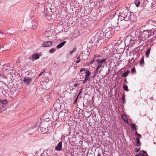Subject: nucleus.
Wrapping results in <instances>:
<instances>
[{
  "label": "nucleus",
  "instance_id": "nucleus-1",
  "mask_svg": "<svg viewBox=\"0 0 156 156\" xmlns=\"http://www.w3.org/2000/svg\"><path fill=\"white\" fill-rule=\"evenodd\" d=\"M107 60L105 58L100 59H97L96 60V62L98 63V66L97 68H104L105 66H106L107 64Z\"/></svg>",
  "mask_w": 156,
  "mask_h": 156
},
{
  "label": "nucleus",
  "instance_id": "nucleus-2",
  "mask_svg": "<svg viewBox=\"0 0 156 156\" xmlns=\"http://www.w3.org/2000/svg\"><path fill=\"white\" fill-rule=\"evenodd\" d=\"M114 33V31L113 29L110 28H107L105 30V36L106 38L109 39L112 37Z\"/></svg>",
  "mask_w": 156,
  "mask_h": 156
},
{
  "label": "nucleus",
  "instance_id": "nucleus-3",
  "mask_svg": "<svg viewBox=\"0 0 156 156\" xmlns=\"http://www.w3.org/2000/svg\"><path fill=\"white\" fill-rule=\"evenodd\" d=\"M149 31L147 30H144L141 34L142 37H144L145 39L148 38H149Z\"/></svg>",
  "mask_w": 156,
  "mask_h": 156
},
{
  "label": "nucleus",
  "instance_id": "nucleus-4",
  "mask_svg": "<svg viewBox=\"0 0 156 156\" xmlns=\"http://www.w3.org/2000/svg\"><path fill=\"white\" fill-rule=\"evenodd\" d=\"M52 44V42L50 41H47L44 42L42 44V46L43 47H50Z\"/></svg>",
  "mask_w": 156,
  "mask_h": 156
},
{
  "label": "nucleus",
  "instance_id": "nucleus-5",
  "mask_svg": "<svg viewBox=\"0 0 156 156\" xmlns=\"http://www.w3.org/2000/svg\"><path fill=\"white\" fill-rule=\"evenodd\" d=\"M103 35L104 34L102 31H99L97 33V34L95 35V37L98 39L101 40L103 38Z\"/></svg>",
  "mask_w": 156,
  "mask_h": 156
},
{
  "label": "nucleus",
  "instance_id": "nucleus-6",
  "mask_svg": "<svg viewBox=\"0 0 156 156\" xmlns=\"http://www.w3.org/2000/svg\"><path fill=\"white\" fill-rule=\"evenodd\" d=\"M62 143L61 141L59 142L57 146L55 147V150L57 151H60L62 148Z\"/></svg>",
  "mask_w": 156,
  "mask_h": 156
},
{
  "label": "nucleus",
  "instance_id": "nucleus-7",
  "mask_svg": "<svg viewBox=\"0 0 156 156\" xmlns=\"http://www.w3.org/2000/svg\"><path fill=\"white\" fill-rule=\"evenodd\" d=\"M31 79L29 78L25 77L23 80L24 82L27 84H29L31 81Z\"/></svg>",
  "mask_w": 156,
  "mask_h": 156
},
{
  "label": "nucleus",
  "instance_id": "nucleus-8",
  "mask_svg": "<svg viewBox=\"0 0 156 156\" xmlns=\"http://www.w3.org/2000/svg\"><path fill=\"white\" fill-rule=\"evenodd\" d=\"M39 55L38 53H35L32 56V57L35 59H37L39 58Z\"/></svg>",
  "mask_w": 156,
  "mask_h": 156
},
{
  "label": "nucleus",
  "instance_id": "nucleus-9",
  "mask_svg": "<svg viewBox=\"0 0 156 156\" xmlns=\"http://www.w3.org/2000/svg\"><path fill=\"white\" fill-rule=\"evenodd\" d=\"M66 41H64L61 42L60 44H58L57 46V48L59 49L62 47L66 43Z\"/></svg>",
  "mask_w": 156,
  "mask_h": 156
},
{
  "label": "nucleus",
  "instance_id": "nucleus-10",
  "mask_svg": "<svg viewBox=\"0 0 156 156\" xmlns=\"http://www.w3.org/2000/svg\"><path fill=\"white\" fill-rule=\"evenodd\" d=\"M130 71L129 70L127 71L126 72L123 73L122 75V77H125L129 73Z\"/></svg>",
  "mask_w": 156,
  "mask_h": 156
},
{
  "label": "nucleus",
  "instance_id": "nucleus-11",
  "mask_svg": "<svg viewBox=\"0 0 156 156\" xmlns=\"http://www.w3.org/2000/svg\"><path fill=\"white\" fill-rule=\"evenodd\" d=\"M150 50L151 48H149L146 51L145 55L147 57H148L149 56L150 51Z\"/></svg>",
  "mask_w": 156,
  "mask_h": 156
},
{
  "label": "nucleus",
  "instance_id": "nucleus-12",
  "mask_svg": "<svg viewBox=\"0 0 156 156\" xmlns=\"http://www.w3.org/2000/svg\"><path fill=\"white\" fill-rule=\"evenodd\" d=\"M131 127L133 130H136V125L133 123H131V124L130 125Z\"/></svg>",
  "mask_w": 156,
  "mask_h": 156
},
{
  "label": "nucleus",
  "instance_id": "nucleus-13",
  "mask_svg": "<svg viewBox=\"0 0 156 156\" xmlns=\"http://www.w3.org/2000/svg\"><path fill=\"white\" fill-rule=\"evenodd\" d=\"M37 27L36 23L35 22H33L32 23V28L33 30L35 29Z\"/></svg>",
  "mask_w": 156,
  "mask_h": 156
},
{
  "label": "nucleus",
  "instance_id": "nucleus-14",
  "mask_svg": "<svg viewBox=\"0 0 156 156\" xmlns=\"http://www.w3.org/2000/svg\"><path fill=\"white\" fill-rule=\"evenodd\" d=\"M136 145L137 147L138 146H140V145L141 144L140 142V141L138 138L137 137L136 138Z\"/></svg>",
  "mask_w": 156,
  "mask_h": 156
},
{
  "label": "nucleus",
  "instance_id": "nucleus-15",
  "mask_svg": "<svg viewBox=\"0 0 156 156\" xmlns=\"http://www.w3.org/2000/svg\"><path fill=\"white\" fill-rule=\"evenodd\" d=\"M8 101L6 100H4L3 101L2 106L3 107H5L6 105L7 104Z\"/></svg>",
  "mask_w": 156,
  "mask_h": 156
},
{
  "label": "nucleus",
  "instance_id": "nucleus-16",
  "mask_svg": "<svg viewBox=\"0 0 156 156\" xmlns=\"http://www.w3.org/2000/svg\"><path fill=\"white\" fill-rule=\"evenodd\" d=\"M99 69H96V70L94 72L95 75H94V77L95 76V75L97 74H99L100 73L101 70L99 71Z\"/></svg>",
  "mask_w": 156,
  "mask_h": 156
},
{
  "label": "nucleus",
  "instance_id": "nucleus-17",
  "mask_svg": "<svg viewBox=\"0 0 156 156\" xmlns=\"http://www.w3.org/2000/svg\"><path fill=\"white\" fill-rule=\"evenodd\" d=\"M80 55L82 56V59H85L87 57L86 55L83 54V53H81L80 54Z\"/></svg>",
  "mask_w": 156,
  "mask_h": 156
},
{
  "label": "nucleus",
  "instance_id": "nucleus-18",
  "mask_svg": "<svg viewBox=\"0 0 156 156\" xmlns=\"http://www.w3.org/2000/svg\"><path fill=\"white\" fill-rule=\"evenodd\" d=\"M135 3L136 6L138 7L140 4V2L138 0H136L135 1Z\"/></svg>",
  "mask_w": 156,
  "mask_h": 156
},
{
  "label": "nucleus",
  "instance_id": "nucleus-19",
  "mask_svg": "<svg viewBox=\"0 0 156 156\" xmlns=\"http://www.w3.org/2000/svg\"><path fill=\"white\" fill-rule=\"evenodd\" d=\"M135 44L134 41L132 39H130L129 41V44L131 46Z\"/></svg>",
  "mask_w": 156,
  "mask_h": 156
},
{
  "label": "nucleus",
  "instance_id": "nucleus-20",
  "mask_svg": "<svg viewBox=\"0 0 156 156\" xmlns=\"http://www.w3.org/2000/svg\"><path fill=\"white\" fill-rule=\"evenodd\" d=\"M123 88L124 90L125 91H128V90L127 86L125 84H123Z\"/></svg>",
  "mask_w": 156,
  "mask_h": 156
},
{
  "label": "nucleus",
  "instance_id": "nucleus-21",
  "mask_svg": "<svg viewBox=\"0 0 156 156\" xmlns=\"http://www.w3.org/2000/svg\"><path fill=\"white\" fill-rule=\"evenodd\" d=\"M122 102L124 104H125L126 102V100H125V96L124 94L122 95Z\"/></svg>",
  "mask_w": 156,
  "mask_h": 156
},
{
  "label": "nucleus",
  "instance_id": "nucleus-22",
  "mask_svg": "<svg viewBox=\"0 0 156 156\" xmlns=\"http://www.w3.org/2000/svg\"><path fill=\"white\" fill-rule=\"evenodd\" d=\"M55 50L56 49L55 48H53L49 50V52L50 53H52L54 52Z\"/></svg>",
  "mask_w": 156,
  "mask_h": 156
},
{
  "label": "nucleus",
  "instance_id": "nucleus-23",
  "mask_svg": "<svg viewBox=\"0 0 156 156\" xmlns=\"http://www.w3.org/2000/svg\"><path fill=\"white\" fill-rule=\"evenodd\" d=\"M86 75L87 76H89L91 74V73L89 72V71L87 70L86 72Z\"/></svg>",
  "mask_w": 156,
  "mask_h": 156
},
{
  "label": "nucleus",
  "instance_id": "nucleus-24",
  "mask_svg": "<svg viewBox=\"0 0 156 156\" xmlns=\"http://www.w3.org/2000/svg\"><path fill=\"white\" fill-rule=\"evenodd\" d=\"M80 56H79L77 58V60L76 61V63H78L80 61Z\"/></svg>",
  "mask_w": 156,
  "mask_h": 156
},
{
  "label": "nucleus",
  "instance_id": "nucleus-25",
  "mask_svg": "<svg viewBox=\"0 0 156 156\" xmlns=\"http://www.w3.org/2000/svg\"><path fill=\"white\" fill-rule=\"evenodd\" d=\"M76 48H74L73 49V50L72 51H70V53L71 54H73V52H75L76 51Z\"/></svg>",
  "mask_w": 156,
  "mask_h": 156
},
{
  "label": "nucleus",
  "instance_id": "nucleus-26",
  "mask_svg": "<svg viewBox=\"0 0 156 156\" xmlns=\"http://www.w3.org/2000/svg\"><path fill=\"white\" fill-rule=\"evenodd\" d=\"M85 79L87 81V80H88V81H89L90 80V78L89 77V76H85Z\"/></svg>",
  "mask_w": 156,
  "mask_h": 156
},
{
  "label": "nucleus",
  "instance_id": "nucleus-27",
  "mask_svg": "<svg viewBox=\"0 0 156 156\" xmlns=\"http://www.w3.org/2000/svg\"><path fill=\"white\" fill-rule=\"evenodd\" d=\"M135 134L139 138H140L141 137V135L140 134H138L136 131Z\"/></svg>",
  "mask_w": 156,
  "mask_h": 156
},
{
  "label": "nucleus",
  "instance_id": "nucleus-28",
  "mask_svg": "<svg viewBox=\"0 0 156 156\" xmlns=\"http://www.w3.org/2000/svg\"><path fill=\"white\" fill-rule=\"evenodd\" d=\"M99 56H100V55H99L96 54V55H94V58H97L99 57Z\"/></svg>",
  "mask_w": 156,
  "mask_h": 156
},
{
  "label": "nucleus",
  "instance_id": "nucleus-29",
  "mask_svg": "<svg viewBox=\"0 0 156 156\" xmlns=\"http://www.w3.org/2000/svg\"><path fill=\"white\" fill-rule=\"evenodd\" d=\"M144 62V59L143 58H142L141 59L140 61V64H143Z\"/></svg>",
  "mask_w": 156,
  "mask_h": 156
},
{
  "label": "nucleus",
  "instance_id": "nucleus-30",
  "mask_svg": "<svg viewBox=\"0 0 156 156\" xmlns=\"http://www.w3.org/2000/svg\"><path fill=\"white\" fill-rule=\"evenodd\" d=\"M95 59L94 58H92L90 62V64L93 63Z\"/></svg>",
  "mask_w": 156,
  "mask_h": 156
},
{
  "label": "nucleus",
  "instance_id": "nucleus-31",
  "mask_svg": "<svg viewBox=\"0 0 156 156\" xmlns=\"http://www.w3.org/2000/svg\"><path fill=\"white\" fill-rule=\"evenodd\" d=\"M9 67V68H12L13 67L12 66H11L10 65H9V64H8L7 66L6 65V66H4V68H5V67Z\"/></svg>",
  "mask_w": 156,
  "mask_h": 156
},
{
  "label": "nucleus",
  "instance_id": "nucleus-32",
  "mask_svg": "<svg viewBox=\"0 0 156 156\" xmlns=\"http://www.w3.org/2000/svg\"><path fill=\"white\" fill-rule=\"evenodd\" d=\"M140 148H135V151L136 152H138L140 151Z\"/></svg>",
  "mask_w": 156,
  "mask_h": 156
},
{
  "label": "nucleus",
  "instance_id": "nucleus-33",
  "mask_svg": "<svg viewBox=\"0 0 156 156\" xmlns=\"http://www.w3.org/2000/svg\"><path fill=\"white\" fill-rule=\"evenodd\" d=\"M46 128H41V130L43 132V131H44L45 130Z\"/></svg>",
  "mask_w": 156,
  "mask_h": 156
},
{
  "label": "nucleus",
  "instance_id": "nucleus-34",
  "mask_svg": "<svg viewBox=\"0 0 156 156\" xmlns=\"http://www.w3.org/2000/svg\"><path fill=\"white\" fill-rule=\"evenodd\" d=\"M135 69H132L131 72L132 73H133L135 72Z\"/></svg>",
  "mask_w": 156,
  "mask_h": 156
},
{
  "label": "nucleus",
  "instance_id": "nucleus-35",
  "mask_svg": "<svg viewBox=\"0 0 156 156\" xmlns=\"http://www.w3.org/2000/svg\"><path fill=\"white\" fill-rule=\"evenodd\" d=\"M77 98H78V97L76 98V100L74 101V103H73L74 104H75L77 102Z\"/></svg>",
  "mask_w": 156,
  "mask_h": 156
},
{
  "label": "nucleus",
  "instance_id": "nucleus-36",
  "mask_svg": "<svg viewBox=\"0 0 156 156\" xmlns=\"http://www.w3.org/2000/svg\"><path fill=\"white\" fill-rule=\"evenodd\" d=\"M85 71V69H80V72H82Z\"/></svg>",
  "mask_w": 156,
  "mask_h": 156
},
{
  "label": "nucleus",
  "instance_id": "nucleus-37",
  "mask_svg": "<svg viewBox=\"0 0 156 156\" xmlns=\"http://www.w3.org/2000/svg\"><path fill=\"white\" fill-rule=\"evenodd\" d=\"M4 100H0V102L1 104H2L3 103V101H4Z\"/></svg>",
  "mask_w": 156,
  "mask_h": 156
},
{
  "label": "nucleus",
  "instance_id": "nucleus-38",
  "mask_svg": "<svg viewBox=\"0 0 156 156\" xmlns=\"http://www.w3.org/2000/svg\"><path fill=\"white\" fill-rule=\"evenodd\" d=\"M87 81V80L85 79H84V80H83V83H85Z\"/></svg>",
  "mask_w": 156,
  "mask_h": 156
},
{
  "label": "nucleus",
  "instance_id": "nucleus-39",
  "mask_svg": "<svg viewBox=\"0 0 156 156\" xmlns=\"http://www.w3.org/2000/svg\"><path fill=\"white\" fill-rule=\"evenodd\" d=\"M45 72V70L44 69H43V70L41 72V73H43L44 72Z\"/></svg>",
  "mask_w": 156,
  "mask_h": 156
},
{
  "label": "nucleus",
  "instance_id": "nucleus-40",
  "mask_svg": "<svg viewBox=\"0 0 156 156\" xmlns=\"http://www.w3.org/2000/svg\"><path fill=\"white\" fill-rule=\"evenodd\" d=\"M141 155V154L140 153L139 154L136 155L135 156H140Z\"/></svg>",
  "mask_w": 156,
  "mask_h": 156
},
{
  "label": "nucleus",
  "instance_id": "nucleus-41",
  "mask_svg": "<svg viewBox=\"0 0 156 156\" xmlns=\"http://www.w3.org/2000/svg\"><path fill=\"white\" fill-rule=\"evenodd\" d=\"M97 156H101V155L99 153H98Z\"/></svg>",
  "mask_w": 156,
  "mask_h": 156
},
{
  "label": "nucleus",
  "instance_id": "nucleus-42",
  "mask_svg": "<svg viewBox=\"0 0 156 156\" xmlns=\"http://www.w3.org/2000/svg\"><path fill=\"white\" fill-rule=\"evenodd\" d=\"M42 73H41H41L39 74L38 75V76H40L41 75V74H42Z\"/></svg>",
  "mask_w": 156,
  "mask_h": 156
},
{
  "label": "nucleus",
  "instance_id": "nucleus-43",
  "mask_svg": "<svg viewBox=\"0 0 156 156\" xmlns=\"http://www.w3.org/2000/svg\"><path fill=\"white\" fill-rule=\"evenodd\" d=\"M42 73H41H41L39 74L38 75V76H40L41 75V74H42Z\"/></svg>",
  "mask_w": 156,
  "mask_h": 156
},
{
  "label": "nucleus",
  "instance_id": "nucleus-44",
  "mask_svg": "<svg viewBox=\"0 0 156 156\" xmlns=\"http://www.w3.org/2000/svg\"><path fill=\"white\" fill-rule=\"evenodd\" d=\"M42 73H41H41L39 74L38 75V76H40L41 75V74H42Z\"/></svg>",
  "mask_w": 156,
  "mask_h": 156
},
{
  "label": "nucleus",
  "instance_id": "nucleus-45",
  "mask_svg": "<svg viewBox=\"0 0 156 156\" xmlns=\"http://www.w3.org/2000/svg\"><path fill=\"white\" fill-rule=\"evenodd\" d=\"M143 152L145 154H147V152H146V151H144V150H143Z\"/></svg>",
  "mask_w": 156,
  "mask_h": 156
},
{
  "label": "nucleus",
  "instance_id": "nucleus-46",
  "mask_svg": "<svg viewBox=\"0 0 156 156\" xmlns=\"http://www.w3.org/2000/svg\"><path fill=\"white\" fill-rule=\"evenodd\" d=\"M143 152L145 154H147V152H146V151H144V150H143Z\"/></svg>",
  "mask_w": 156,
  "mask_h": 156
},
{
  "label": "nucleus",
  "instance_id": "nucleus-47",
  "mask_svg": "<svg viewBox=\"0 0 156 156\" xmlns=\"http://www.w3.org/2000/svg\"><path fill=\"white\" fill-rule=\"evenodd\" d=\"M142 156H146V155H145L144 154H142Z\"/></svg>",
  "mask_w": 156,
  "mask_h": 156
},
{
  "label": "nucleus",
  "instance_id": "nucleus-48",
  "mask_svg": "<svg viewBox=\"0 0 156 156\" xmlns=\"http://www.w3.org/2000/svg\"><path fill=\"white\" fill-rule=\"evenodd\" d=\"M123 12H125L126 13H127V10H126V11H124Z\"/></svg>",
  "mask_w": 156,
  "mask_h": 156
},
{
  "label": "nucleus",
  "instance_id": "nucleus-49",
  "mask_svg": "<svg viewBox=\"0 0 156 156\" xmlns=\"http://www.w3.org/2000/svg\"><path fill=\"white\" fill-rule=\"evenodd\" d=\"M124 82H125V83H127V82L126 81V80H124Z\"/></svg>",
  "mask_w": 156,
  "mask_h": 156
},
{
  "label": "nucleus",
  "instance_id": "nucleus-50",
  "mask_svg": "<svg viewBox=\"0 0 156 156\" xmlns=\"http://www.w3.org/2000/svg\"><path fill=\"white\" fill-rule=\"evenodd\" d=\"M125 122L126 123L127 122H128V120H127V121L125 120Z\"/></svg>",
  "mask_w": 156,
  "mask_h": 156
},
{
  "label": "nucleus",
  "instance_id": "nucleus-51",
  "mask_svg": "<svg viewBox=\"0 0 156 156\" xmlns=\"http://www.w3.org/2000/svg\"><path fill=\"white\" fill-rule=\"evenodd\" d=\"M125 16V17H126L127 16V15H126L125 16Z\"/></svg>",
  "mask_w": 156,
  "mask_h": 156
},
{
  "label": "nucleus",
  "instance_id": "nucleus-52",
  "mask_svg": "<svg viewBox=\"0 0 156 156\" xmlns=\"http://www.w3.org/2000/svg\"><path fill=\"white\" fill-rule=\"evenodd\" d=\"M0 34H1L2 35V34H2V33H0Z\"/></svg>",
  "mask_w": 156,
  "mask_h": 156
},
{
  "label": "nucleus",
  "instance_id": "nucleus-53",
  "mask_svg": "<svg viewBox=\"0 0 156 156\" xmlns=\"http://www.w3.org/2000/svg\"><path fill=\"white\" fill-rule=\"evenodd\" d=\"M110 70V69H109V70H108V72H109Z\"/></svg>",
  "mask_w": 156,
  "mask_h": 156
},
{
  "label": "nucleus",
  "instance_id": "nucleus-54",
  "mask_svg": "<svg viewBox=\"0 0 156 156\" xmlns=\"http://www.w3.org/2000/svg\"><path fill=\"white\" fill-rule=\"evenodd\" d=\"M46 14H47V16H48V14H47V13H46Z\"/></svg>",
  "mask_w": 156,
  "mask_h": 156
},
{
  "label": "nucleus",
  "instance_id": "nucleus-55",
  "mask_svg": "<svg viewBox=\"0 0 156 156\" xmlns=\"http://www.w3.org/2000/svg\"><path fill=\"white\" fill-rule=\"evenodd\" d=\"M45 10H44V12H45Z\"/></svg>",
  "mask_w": 156,
  "mask_h": 156
}]
</instances>
